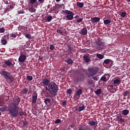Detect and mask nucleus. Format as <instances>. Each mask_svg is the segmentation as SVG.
Returning <instances> with one entry per match:
<instances>
[{
    "instance_id": "f257e3e1",
    "label": "nucleus",
    "mask_w": 130,
    "mask_h": 130,
    "mask_svg": "<svg viewBox=\"0 0 130 130\" xmlns=\"http://www.w3.org/2000/svg\"><path fill=\"white\" fill-rule=\"evenodd\" d=\"M57 92H58V86L55 82L50 83L43 89V93L44 94H49L50 93L52 96H56Z\"/></svg>"
},
{
    "instance_id": "f03ea898",
    "label": "nucleus",
    "mask_w": 130,
    "mask_h": 130,
    "mask_svg": "<svg viewBox=\"0 0 130 130\" xmlns=\"http://www.w3.org/2000/svg\"><path fill=\"white\" fill-rule=\"evenodd\" d=\"M9 114L12 117H17L19 115V107L16 104L10 105L8 109Z\"/></svg>"
},
{
    "instance_id": "7ed1b4c3",
    "label": "nucleus",
    "mask_w": 130,
    "mask_h": 130,
    "mask_svg": "<svg viewBox=\"0 0 130 130\" xmlns=\"http://www.w3.org/2000/svg\"><path fill=\"white\" fill-rule=\"evenodd\" d=\"M0 74L5 77L6 82L8 83H13L14 82V77L8 71L3 70L0 72Z\"/></svg>"
},
{
    "instance_id": "20e7f679",
    "label": "nucleus",
    "mask_w": 130,
    "mask_h": 130,
    "mask_svg": "<svg viewBox=\"0 0 130 130\" xmlns=\"http://www.w3.org/2000/svg\"><path fill=\"white\" fill-rule=\"evenodd\" d=\"M98 71H99V68L97 67L88 68V73H86V75L88 78H91V77L95 76L98 73Z\"/></svg>"
},
{
    "instance_id": "39448f33",
    "label": "nucleus",
    "mask_w": 130,
    "mask_h": 130,
    "mask_svg": "<svg viewBox=\"0 0 130 130\" xmlns=\"http://www.w3.org/2000/svg\"><path fill=\"white\" fill-rule=\"evenodd\" d=\"M62 12L64 13L65 14H66V15H67L66 16V18L67 19H68V20L71 21V20H73V19H74V14L73 12L69 10H62Z\"/></svg>"
},
{
    "instance_id": "423d86ee",
    "label": "nucleus",
    "mask_w": 130,
    "mask_h": 130,
    "mask_svg": "<svg viewBox=\"0 0 130 130\" xmlns=\"http://www.w3.org/2000/svg\"><path fill=\"white\" fill-rule=\"evenodd\" d=\"M44 87H46L50 84V80L47 79H44L42 80Z\"/></svg>"
},
{
    "instance_id": "0eeeda50",
    "label": "nucleus",
    "mask_w": 130,
    "mask_h": 130,
    "mask_svg": "<svg viewBox=\"0 0 130 130\" xmlns=\"http://www.w3.org/2000/svg\"><path fill=\"white\" fill-rule=\"evenodd\" d=\"M79 34L82 36L87 35V34H88V30H87L86 27H84L81 29L80 32H79Z\"/></svg>"
},
{
    "instance_id": "6e6552de",
    "label": "nucleus",
    "mask_w": 130,
    "mask_h": 130,
    "mask_svg": "<svg viewBox=\"0 0 130 130\" xmlns=\"http://www.w3.org/2000/svg\"><path fill=\"white\" fill-rule=\"evenodd\" d=\"M26 60V55L24 54H21L20 55L18 61H20V62H24Z\"/></svg>"
},
{
    "instance_id": "1a4fd4ad",
    "label": "nucleus",
    "mask_w": 130,
    "mask_h": 130,
    "mask_svg": "<svg viewBox=\"0 0 130 130\" xmlns=\"http://www.w3.org/2000/svg\"><path fill=\"white\" fill-rule=\"evenodd\" d=\"M37 93H35L34 95H32V103H36L37 102Z\"/></svg>"
},
{
    "instance_id": "9d476101",
    "label": "nucleus",
    "mask_w": 130,
    "mask_h": 130,
    "mask_svg": "<svg viewBox=\"0 0 130 130\" xmlns=\"http://www.w3.org/2000/svg\"><path fill=\"white\" fill-rule=\"evenodd\" d=\"M13 9H14V6L13 5L8 6L7 8L4 10V13L6 14V13H7V12H10V11L13 10Z\"/></svg>"
},
{
    "instance_id": "9b49d317",
    "label": "nucleus",
    "mask_w": 130,
    "mask_h": 130,
    "mask_svg": "<svg viewBox=\"0 0 130 130\" xmlns=\"http://www.w3.org/2000/svg\"><path fill=\"white\" fill-rule=\"evenodd\" d=\"M90 59L91 58L90 57V56L88 55L83 56V60H84L85 62H90Z\"/></svg>"
},
{
    "instance_id": "f8f14e48",
    "label": "nucleus",
    "mask_w": 130,
    "mask_h": 130,
    "mask_svg": "<svg viewBox=\"0 0 130 130\" xmlns=\"http://www.w3.org/2000/svg\"><path fill=\"white\" fill-rule=\"evenodd\" d=\"M113 82V83L114 84V85L119 86V84H120V83H121V80L119 79H116L114 80Z\"/></svg>"
},
{
    "instance_id": "ddd939ff",
    "label": "nucleus",
    "mask_w": 130,
    "mask_h": 130,
    "mask_svg": "<svg viewBox=\"0 0 130 130\" xmlns=\"http://www.w3.org/2000/svg\"><path fill=\"white\" fill-rule=\"evenodd\" d=\"M5 64H7L8 67H14V64L10 60H7L4 62Z\"/></svg>"
},
{
    "instance_id": "4468645a",
    "label": "nucleus",
    "mask_w": 130,
    "mask_h": 130,
    "mask_svg": "<svg viewBox=\"0 0 130 130\" xmlns=\"http://www.w3.org/2000/svg\"><path fill=\"white\" fill-rule=\"evenodd\" d=\"M100 21V18L99 17H93L91 18V22L94 23H97V22H99Z\"/></svg>"
},
{
    "instance_id": "2eb2a0df",
    "label": "nucleus",
    "mask_w": 130,
    "mask_h": 130,
    "mask_svg": "<svg viewBox=\"0 0 130 130\" xmlns=\"http://www.w3.org/2000/svg\"><path fill=\"white\" fill-rule=\"evenodd\" d=\"M82 92L83 89L82 88L78 89V90L76 91L75 95H76V96H78V97L80 98L81 97V94H82Z\"/></svg>"
},
{
    "instance_id": "dca6fc26",
    "label": "nucleus",
    "mask_w": 130,
    "mask_h": 130,
    "mask_svg": "<svg viewBox=\"0 0 130 130\" xmlns=\"http://www.w3.org/2000/svg\"><path fill=\"white\" fill-rule=\"evenodd\" d=\"M18 115L19 116H23V115H25V113L23 111V109L20 108L18 110Z\"/></svg>"
},
{
    "instance_id": "f3484780",
    "label": "nucleus",
    "mask_w": 130,
    "mask_h": 130,
    "mask_svg": "<svg viewBox=\"0 0 130 130\" xmlns=\"http://www.w3.org/2000/svg\"><path fill=\"white\" fill-rule=\"evenodd\" d=\"M66 62H67V63H68V64H73V60L71 58H68V59H67L66 61Z\"/></svg>"
},
{
    "instance_id": "a211bd4d",
    "label": "nucleus",
    "mask_w": 130,
    "mask_h": 130,
    "mask_svg": "<svg viewBox=\"0 0 130 130\" xmlns=\"http://www.w3.org/2000/svg\"><path fill=\"white\" fill-rule=\"evenodd\" d=\"M112 60L110 59H106L103 62V64H108L110 62H111Z\"/></svg>"
},
{
    "instance_id": "6ab92c4d",
    "label": "nucleus",
    "mask_w": 130,
    "mask_h": 130,
    "mask_svg": "<svg viewBox=\"0 0 130 130\" xmlns=\"http://www.w3.org/2000/svg\"><path fill=\"white\" fill-rule=\"evenodd\" d=\"M104 47V43H99L97 44L98 48H103Z\"/></svg>"
},
{
    "instance_id": "aec40b11",
    "label": "nucleus",
    "mask_w": 130,
    "mask_h": 130,
    "mask_svg": "<svg viewBox=\"0 0 130 130\" xmlns=\"http://www.w3.org/2000/svg\"><path fill=\"white\" fill-rule=\"evenodd\" d=\"M98 122L96 123V122L94 121H91L88 122V124H89V125H91V126H94V125H95L96 124H98Z\"/></svg>"
},
{
    "instance_id": "412c9836",
    "label": "nucleus",
    "mask_w": 130,
    "mask_h": 130,
    "mask_svg": "<svg viewBox=\"0 0 130 130\" xmlns=\"http://www.w3.org/2000/svg\"><path fill=\"white\" fill-rule=\"evenodd\" d=\"M117 119L118 120V121H120V122H123L124 121V119L122 118V116H117Z\"/></svg>"
},
{
    "instance_id": "4be33fe9",
    "label": "nucleus",
    "mask_w": 130,
    "mask_h": 130,
    "mask_svg": "<svg viewBox=\"0 0 130 130\" xmlns=\"http://www.w3.org/2000/svg\"><path fill=\"white\" fill-rule=\"evenodd\" d=\"M84 3H81V2H77V6L79 8H83L84 7Z\"/></svg>"
},
{
    "instance_id": "5701e85b",
    "label": "nucleus",
    "mask_w": 130,
    "mask_h": 130,
    "mask_svg": "<svg viewBox=\"0 0 130 130\" xmlns=\"http://www.w3.org/2000/svg\"><path fill=\"white\" fill-rule=\"evenodd\" d=\"M122 113L123 114V115H127V114L129 113V111L128 110H123Z\"/></svg>"
},
{
    "instance_id": "b1692460",
    "label": "nucleus",
    "mask_w": 130,
    "mask_h": 130,
    "mask_svg": "<svg viewBox=\"0 0 130 130\" xmlns=\"http://www.w3.org/2000/svg\"><path fill=\"white\" fill-rule=\"evenodd\" d=\"M28 10L30 13H35L36 11V9L34 7H30Z\"/></svg>"
},
{
    "instance_id": "393cba45",
    "label": "nucleus",
    "mask_w": 130,
    "mask_h": 130,
    "mask_svg": "<svg viewBox=\"0 0 130 130\" xmlns=\"http://www.w3.org/2000/svg\"><path fill=\"white\" fill-rule=\"evenodd\" d=\"M111 23V20L109 19H106L104 20V23L105 25H108V24H110Z\"/></svg>"
},
{
    "instance_id": "a878e982",
    "label": "nucleus",
    "mask_w": 130,
    "mask_h": 130,
    "mask_svg": "<svg viewBox=\"0 0 130 130\" xmlns=\"http://www.w3.org/2000/svg\"><path fill=\"white\" fill-rule=\"evenodd\" d=\"M96 56L99 58L100 59H103L104 58V55L101 54H97Z\"/></svg>"
},
{
    "instance_id": "bb28decb",
    "label": "nucleus",
    "mask_w": 130,
    "mask_h": 130,
    "mask_svg": "<svg viewBox=\"0 0 130 130\" xmlns=\"http://www.w3.org/2000/svg\"><path fill=\"white\" fill-rule=\"evenodd\" d=\"M28 92V89L27 88H24L22 91H21V95H24V94H27V92Z\"/></svg>"
},
{
    "instance_id": "cd10ccee",
    "label": "nucleus",
    "mask_w": 130,
    "mask_h": 130,
    "mask_svg": "<svg viewBox=\"0 0 130 130\" xmlns=\"http://www.w3.org/2000/svg\"><path fill=\"white\" fill-rule=\"evenodd\" d=\"M95 93L96 95H100V94H102L101 93L102 91H101V89H98L95 91Z\"/></svg>"
},
{
    "instance_id": "c85d7f7f",
    "label": "nucleus",
    "mask_w": 130,
    "mask_h": 130,
    "mask_svg": "<svg viewBox=\"0 0 130 130\" xmlns=\"http://www.w3.org/2000/svg\"><path fill=\"white\" fill-rule=\"evenodd\" d=\"M51 20H52V16L50 15L47 18L46 22H50Z\"/></svg>"
},
{
    "instance_id": "c756f323",
    "label": "nucleus",
    "mask_w": 130,
    "mask_h": 130,
    "mask_svg": "<svg viewBox=\"0 0 130 130\" xmlns=\"http://www.w3.org/2000/svg\"><path fill=\"white\" fill-rule=\"evenodd\" d=\"M7 40L6 39H2L1 40V43L2 44H3V45H6V44H7Z\"/></svg>"
},
{
    "instance_id": "7c9ffc66",
    "label": "nucleus",
    "mask_w": 130,
    "mask_h": 130,
    "mask_svg": "<svg viewBox=\"0 0 130 130\" xmlns=\"http://www.w3.org/2000/svg\"><path fill=\"white\" fill-rule=\"evenodd\" d=\"M85 109V106L83 105L82 106L79 107V111H83Z\"/></svg>"
},
{
    "instance_id": "2f4dec72",
    "label": "nucleus",
    "mask_w": 130,
    "mask_h": 130,
    "mask_svg": "<svg viewBox=\"0 0 130 130\" xmlns=\"http://www.w3.org/2000/svg\"><path fill=\"white\" fill-rule=\"evenodd\" d=\"M101 81H103L104 82H107V78L105 76H103L101 78Z\"/></svg>"
},
{
    "instance_id": "473e14b6",
    "label": "nucleus",
    "mask_w": 130,
    "mask_h": 130,
    "mask_svg": "<svg viewBox=\"0 0 130 130\" xmlns=\"http://www.w3.org/2000/svg\"><path fill=\"white\" fill-rule=\"evenodd\" d=\"M44 103H45V104L46 105H47L48 103H50V99H46L44 100Z\"/></svg>"
},
{
    "instance_id": "72a5a7b5",
    "label": "nucleus",
    "mask_w": 130,
    "mask_h": 130,
    "mask_svg": "<svg viewBox=\"0 0 130 130\" xmlns=\"http://www.w3.org/2000/svg\"><path fill=\"white\" fill-rule=\"evenodd\" d=\"M120 16H121V17H122V18H125V16H126V12H122Z\"/></svg>"
},
{
    "instance_id": "f704fd0d",
    "label": "nucleus",
    "mask_w": 130,
    "mask_h": 130,
    "mask_svg": "<svg viewBox=\"0 0 130 130\" xmlns=\"http://www.w3.org/2000/svg\"><path fill=\"white\" fill-rule=\"evenodd\" d=\"M68 48V53H69V54H71V53H72V47L71 46H69Z\"/></svg>"
},
{
    "instance_id": "c9c22d12",
    "label": "nucleus",
    "mask_w": 130,
    "mask_h": 130,
    "mask_svg": "<svg viewBox=\"0 0 130 130\" xmlns=\"http://www.w3.org/2000/svg\"><path fill=\"white\" fill-rule=\"evenodd\" d=\"M26 79L28 81H32V80H33V77L31 76H27Z\"/></svg>"
},
{
    "instance_id": "e433bc0d",
    "label": "nucleus",
    "mask_w": 130,
    "mask_h": 130,
    "mask_svg": "<svg viewBox=\"0 0 130 130\" xmlns=\"http://www.w3.org/2000/svg\"><path fill=\"white\" fill-rule=\"evenodd\" d=\"M6 109H7V107H3L0 108V111H2V112H4V111H6Z\"/></svg>"
},
{
    "instance_id": "4c0bfd02",
    "label": "nucleus",
    "mask_w": 130,
    "mask_h": 130,
    "mask_svg": "<svg viewBox=\"0 0 130 130\" xmlns=\"http://www.w3.org/2000/svg\"><path fill=\"white\" fill-rule=\"evenodd\" d=\"M128 94H129V92H128V91H125L123 92V95L124 97H125L126 96H127Z\"/></svg>"
},
{
    "instance_id": "58836bf2",
    "label": "nucleus",
    "mask_w": 130,
    "mask_h": 130,
    "mask_svg": "<svg viewBox=\"0 0 130 130\" xmlns=\"http://www.w3.org/2000/svg\"><path fill=\"white\" fill-rule=\"evenodd\" d=\"M50 50H54L55 49V47L53 45H50Z\"/></svg>"
},
{
    "instance_id": "ea45409f",
    "label": "nucleus",
    "mask_w": 130,
    "mask_h": 130,
    "mask_svg": "<svg viewBox=\"0 0 130 130\" xmlns=\"http://www.w3.org/2000/svg\"><path fill=\"white\" fill-rule=\"evenodd\" d=\"M67 94H72V93H73V90H72V89H69L67 90Z\"/></svg>"
},
{
    "instance_id": "a19ab883",
    "label": "nucleus",
    "mask_w": 130,
    "mask_h": 130,
    "mask_svg": "<svg viewBox=\"0 0 130 130\" xmlns=\"http://www.w3.org/2000/svg\"><path fill=\"white\" fill-rule=\"evenodd\" d=\"M26 38H27V39H30L31 38V35L26 34L25 35Z\"/></svg>"
},
{
    "instance_id": "79ce46f5",
    "label": "nucleus",
    "mask_w": 130,
    "mask_h": 130,
    "mask_svg": "<svg viewBox=\"0 0 130 130\" xmlns=\"http://www.w3.org/2000/svg\"><path fill=\"white\" fill-rule=\"evenodd\" d=\"M61 121V120L59 119H57V120H56L55 121V123L57 124V123H60V122Z\"/></svg>"
},
{
    "instance_id": "37998d69",
    "label": "nucleus",
    "mask_w": 130,
    "mask_h": 130,
    "mask_svg": "<svg viewBox=\"0 0 130 130\" xmlns=\"http://www.w3.org/2000/svg\"><path fill=\"white\" fill-rule=\"evenodd\" d=\"M88 85H92L93 84V81L91 79L89 80L88 81Z\"/></svg>"
},
{
    "instance_id": "c03bdc74",
    "label": "nucleus",
    "mask_w": 130,
    "mask_h": 130,
    "mask_svg": "<svg viewBox=\"0 0 130 130\" xmlns=\"http://www.w3.org/2000/svg\"><path fill=\"white\" fill-rule=\"evenodd\" d=\"M0 33H5V28L2 27L0 28Z\"/></svg>"
},
{
    "instance_id": "a18cd8bd",
    "label": "nucleus",
    "mask_w": 130,
    "mask_h": 130,
    "mask_svg": "<svg viewBox=\"0 0 130 130\" xmlns=\"http://www.w3.org/2000/svg\"><path fill=\"white\" fill-rule=\"evenodd\" d=\"M10 37H12V38H16L17 37V36L14 34H11L10 35Z\"/></svg>"
},
{
    "instance_id": "49530a36",
    "label": "nucleus",
    "mask_w": 130,
    "mask_h": 130,
    "mask_svg": "<svg viewBox=\"0 0 130 130\" xmlns=\"http://www.w3.org/2000/svg\"><path fill=\"white\" fill-rule=\"evenodd\" d=\"M18 14H24V12L23 10H18L17 11Z\"/></svg>"
},
{
    "instance_id": "de8ad7c7",
    "label": "nucleus",
    "mask_w": 130,
    "mask_h": 130,
    "mask_svg": "<svg viewBox=\"0 0 130 130\" xmlns=\"http://www.w3.org/2000/svg\"><path fill=\"white\" fill-rule=\"evenodd\" d=\"M82 21H83V18H79L77 19L76 22H77V23H80Z\"/></svg>"
},
{
    "instance_id": "09e8293b",
    "label": "nucleus",
    "mask_w": 130,
    "mask_h": 130,
    "mask_svg": "<svg viewBox=\"0 0 130 130\" xmlns=\"http://www.w3.org/2000/svg\"><path fill=\"white\" fill-rule=\"evenodd\" d=\"M23 126H27V125H28V122H27V121H23Z\"/></svg>"
},
{
    "instance_id": "8fccbe9b",
    "label": "nucleus",
    "mask_w": 130,
    "mask_h": 130,
    "mask_svg": "<svg viewBox=\"0 0 130 130\" xmlns=\"http://www.w3.org/2000/svg\"><path fill=\"white\" fill-rule=\"evenodd\" d=\"M36 2H37V0H30V4H35V3H36Z\"/></svg>"
},
{
    "instance_id": "3c124183",
    "label": "nucleus",
    "mask_w": 130,
    "mask_h": 130,
    "mask_svg": "<svg viewBox=\"0 0 130 130\" xmlns=\"http://www.w3.org/2000/svg\"><path fill=\"white\" fill-rule=\"evenodd\" d=\"M92 79H93V80H94V81H98L99 78L98 77H97V76H93L92 77Z\"/></svg>"
},
{
    "instance_id": "603ef678",
    "label": "nucleus",
    "mask_w": 130,
    "mask_h": 130,
    "mask_svg": "<svg viewBox=\"0 0 130 130\" xmlns=\"http://www.w3.org/2000/svg\"><path fill=\"white\" fill-rule=\"evenodd\" d=\"M62 105L63 106H66V105H67V101H63L62 103Z\"/></svg>"
},
{
    "instance_id": "864d4df0",
    "label": "nucleus",
    "mask_w": 130,
    "mask_h": 130,
    "mask_svg": "<svg viewBox=\"0 0 130 130\" xmlns=\"http://www.w3.org/2000/svg\"><path fill=\"white\" fill-rule=\"evenodd\" d=\"M82 80V78L79 77L77 79V82H81V80Z\"/></svg>"
},
{
    "instance_id": "5fc2aeb1",
    "label": "nucleus",
    "mask_w": 130,
    "mask_h": 130,
    "mask_svg": "<svg viewBox=\"0 0 130 130\" xmlns=\"http://www.w3.org/2000/svg\"><path fill=\"white\" fill-rule=\"evenodd\" d=\"M57 33H59V34H61L63 31H62V30H57Z\"/></svg>"
},
{
    "instance_id": "6e6d98bb",
    "label": "nucleus",
    "mask_w": 130,
    "mask_h": 130,
    "mask_svg": "<svg viewBox=\"0 0 130 130\" xmlns=\"http://www.w3.org/2000/svg\"><path fill=\"white\" fill-rule=\"evenodd\" d=\"M38 2L40 3V4H43V3H44V0H38Z\"/></svg>"
},
{
    "instance_id": "4d7b16f0",
    "label": "nucleus",
    "mask_w": 130,
    "mask_h": 130,
    "mask_svg": "<svg viewBox=\"0 0 130 130\" xmlns=\"http://www.w3.org/2000/svg\"><path fill=\"white\" fill-rule=\"evenodd\" d=\"M39 60L42 61V60H43V57H39Z\"/></svg>"
},
{
    "instance_id": "13d9d810",
    "label": "nucleus",
    "mask_w": 130,
    "mask_h": 130,
    "mask_svg": "<svg viewBox=\"0 0 130 130\" xmlns=\"http://www.w3.org/2000/svg\"><path fill=\"white\" fill-rule=\"evenodd\" d=\"M45 96L47 97V98H48V97L50 96V95H49V94H47V95H45Z\"/></svg>"
},
{
    "instance_id": "bf43d9fd",
    "label": "nucleus",
    "mask_w": 130,
    "mask_h": 130,
    "mask_svg": "<svg viewBox=\"0 0 130 130\" xmlns=\"http://www.w3.org/2000/svg\"><path fill=\"white\" fill-rule=\"evenodd\" d=\"M52 130H58L57 128H54V129H53Z\"/></svg>"
},
{
    "instance_id": "052dcab7",
    "label": "nucleus",
    "mask_w": 130,
    "mask_h": 130,
    "mask_svg": "<svg viewBox=\"0 0 130 130\" xmlns=\"http://www.w3.org/2000/svg\"><path fill=\"white\" fill-rule=\"evenodd\" d=\"M127 3H130V0H126Z\"/></svg>"
},
{
    "instance_id": "680f3d73",
    "label": "nucleus",
    "mask_w": 130,
    "mask_h": 130,
    "mask_svg": "<svg viewBox=\"0 0 130 130\" xmlns=\"http://www.w3.org/2000/svg\"><path fill=\"white\" fill-rule=\"evenodd\" d=\"M56 2H60V0H55Z\"/></svg>"
},
{
    "instance_id": "e2e57ef3",
    "label": "nucleus",
    "mask_w": 130,
    "mask_h": 130,
    "mask_svg": "<svg viewBox=\"0 0 130 130\" xmlns=\"http://www.w3.org/2000/svg\"><path fill=\"white\" fill-rule=\"evenodd\" d=\"M79 130H83L82 128H80Z\"/></svg>"
},
{
    "instance_id": "0e129e2a",
    "label": "nucleus",
    "mask_w": 130,
    "mask_h": 130,
    "mask_svg": "<svg viewBox=\"0 0 130 130\" xmlns=\"http://www.w3.org/2000/svg\"><path fill=\"white\" fill-rule=\"evenodd\" d=\"M75 18H78V15H76V16H75Z\"/></svg>"
},
{
    "instance_id": "69168bd1",
    "label": "nucleus",
    "mask_w": 130,
    "mask_h": 130,
    "mask_svg": "<svg viewBox=\"0 0 130 130\" xmlns=\"http://www.w3.org/2000/svg\"><path fill=\"white\" fill-rule=\"evenodd\" d=\"M111 89H112V88H113V86H111Z\"/></svg>"
},
{
    "instance_id": "338daca9",
    "label": "nucleus",
    "mask_w": 130,
    "mask_h": 130,
    "mask_svg": "<svg viewBox=\"0 0 130 130\" xmlns=\"http://www.w3.org/2000/svg\"><path fill=\"white\" fill-rule=\"evenodd\" d=\"M0 115H2V113H1V112H0Z\"/></svg>"
}]
</instances>
